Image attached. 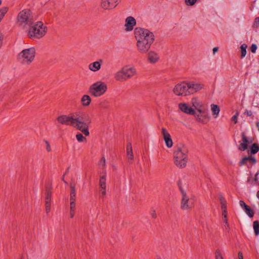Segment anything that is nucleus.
Instances as JSON below:
<instances>
[{"mask_svg":"<svg viewBox=\"0 0 259 259\" xmlns=\"http://www.w3.org/2000/svg\"><path fill=\"white\" fill-rule=\"evenodd\" d=\"M223 220L224 222V223H227V221H228L227 220V212H222V213Z\"/></svg>","mask_w":259,"mask_h":259,"instance_id":"ea45409f","label":"nucleus"},{"mask_svg":"<svg viewBox=\"0 0 259 259\" xmlns=\"http://www.w3.org/2000/svg\"><path fill=\"white\" fill-rule=\"evenodd\" d=\"M191 104L198 111L205 108L203 103L197 98H193L191 100Z\"/></svg>","mask_w":259,"mask_h":259,"instance_id":"f3484780","label":"nucleus"},{"mask_svg":"<svg viewBox=\"0 0 259 259\" xmlns=\"http://www.w3.org/2000/svg\"><path fill=\"white\" fill-rule=\"evenodd\" d=\"M203 88V84L194 81H184L177 84L173 89V93L178 96L186 97L193 95Z\"/></svg>","mask_w":259,"mask_h":259,"instance_id":"7ed1b4c3","label":"nucleus"},{"mask_svg":"<svg viewBox=\"0 0 259 259\" xmlns=\"http://www.w3.org/2000/svg\"><path fill=\"white\" fill-rule=\"evenodd\" d=\"M239 115V112H237L235 114V115H234L232 117V121H234L235 122V123H236L237 122V117Z\"/></svg>","mask_w":259,"mask_h":259,"instance_id":"a19ab883","label":"nucleus"},{"mask_svg":"<svg viewBox=\"0 0 259 259\" xmlns=\"http://www.w3.org/2000/svg\"><path fill=\"white\" fill-rule=\"evenodd\" d=\"M240 206L244 210L248 205L243 200L239 201Z\"/></svg>","mask_w":259,"mask_h":259,"instance_id":"58836bf2","label":"nucleus"},{"mask_svg":"<svg viewBox=\"0 0 259 259\" xmlns=\"http://www.w3.org/2000/svg\"><path fill=\"white\" fill-rule=\"evenodd\" d=\"M137 74V70L134 66L125 65L115 72L113 77L116 81L123 82L132 78Z\"/></svg>","mask_w":259,"mask_h":259,"instance_id":"20e7f679","label":"nucleus"},{"mask_svg":"<svg viewBox=\"0 0 259 259\" xmlns=\"http://www.w3.org/2000/svg\"><path fill=\"white\" fill-rule=\"evenodd\" d=\"M70 188L71 192L70 194V203H75L76 193L75 186L71 184Z\"/></svg>","mask_w":259,"mask_h":259,"instance_id":"b1692460","label":"nucleus"},{"mask_svg":"<svg viewBox=\"0 0 259 259\" xmlns=\"http://www.w3.org/2000/svg\"><path fill=\"white\" fill-rule=\"evenodd\" d=\"M58 122L63 125H70L81 131L85 136L90 135L89 125L91 119L88 114L80 116L78 114L62 115L58 117Z\"/></svg>","mask_w":259,"mask_h":259,"instance_id":"f257e3e1","label":"nucleus"},{"mask_svg":"<svg viewBox=\"0 0 259 259\" xmlns=\"http://www.w3.org/2000/svg\"><path fill=\"white\" fill-rule=\"evenodd\" d=\"M151 216L152 218H154L156 217V212L155 210H153L151 213Z\"/></svg>","mask_w":259,"mask_h":259,"instance_id":"de8ad7c7","label":"nucleus"},{"mask_svg":"<svg viewBox=\"0 0 259 259\" xmlns=\"http://www.w3.org/2000/svg\"><path fill=\"white\" fill-rule=\"evenodd\" d=\"M256 49H257L256 45L255 44H252L251 46V47H250L251 51L253 53H255Z\"/></svg>","mask_w":259,"mask_h":259,"instance_id":"79ce46f5","label":"nucleus"},{"mask_svg":"<svg viewBox=\"0 0 259 259\" xmlns=\"http://www.w3.org/2000/svg\"><path fill=\"white\" fill-rule=\"evenodd\" d=\"M45 142L46 145V150L48 152H50L51 151V146H50L49 142L47 141H45Z\"/></svg>","mask_w":259,"mask_h":259,"instance_id":"37998d69","label":"nucleus"},{"mask_svg":"<svg viewBox=\"0 0 259 259\" xmlns=\"http://www.w3.org/2000/svg\"><path fill=\"white\" fill-rule=\"evenodd\" d=\"M126 154L129 162H131V161L134 159V155L132 150V144L131 143H128L126 146Z\"/></svg>","mask_w":259,"mask_h":259,"instance_id":"4be33fe9","label":"nucleus"},{"mask_svg":"<svg viewBox=\"0 0 259 259\" xmlns=\"http://www.w3.org/2000/svg\"><path fill=\"white\" fill-rule=\"evenodd\" d=\"M215 259H224L223 255L219 249H217L215 253Z\"/></svg>","mask_w":259,"mask_h":259,"instance_id":"f704fd0d","label":"nucleus"},{"mask_svg":"<svg viewBox=\"0 0 259 259\" xmlns=\"http://www.w3.org/2000/svg\"><path fill=\"white\" fill-rule=\"evenodd\" d=\"M212 51H213V54H215L218 51V47L213 48Z\"/></svg>","mask_w":259,"mask_h":259,"instance_id":"8fccbe9b","label":"nucleus"},{"mask_svg":"<svg viewBox=\"0 0 259 259\" xmlns=\"http://www.w3.org/2000/svg\"><path fill=\"white\" fill-rule=\"evenodd\" d=\"M247 162H251L253 164H255L256 162V160L254 157L249 156L245 157L242 159L239 162V165L242 166L247 163Z\"/></svg>","mask_w":259,"mask_h":259,"instance_id":"412c9836","label":"nucleus"},{"mask_svg":"<svg viewBox=\"0 0 259 259\" xmlns=\"http://www.w3.org/2000/svg\"><path fill=\"white\" fill-rule=\"evenodd\" d=\"M103 60L100 59L97 61L90 63L88 66L89 69L92 72H97L101 68Z\"/></svg>","mask_w":259,"mask_h":259,"instance_id":"6ab92c4d","label":"nucleus"},{"mask_svg":"<svg viewBox=\"0 0 259 259\" xmlns=\"http://www.w3.org/2000/svg\"><path fill=\"white\" fill-rule=\"evenodd\" d=\"M52 196V192L49 189H47L46 194V202L49 201L51 202V198Z\"/></svg>","mask_w":259,"mask_h":259,"instance_id":"473e14b6","label":"nucleus"},{"mask_svg":"<svg viewBox=\"0 0 259 259\" xmlns=\"http://www.w3.org/2000/svg\"><path fill=\"white\" fill-rule=\"evenodd\" d=\"M8 11V8L7 7H3L0 9V22L3 20Z\"/></svg>","mask_w":259,"mask_h":259,"instance_id":"cd10ccee","label":"nucleus"},{"mask_svg":"<svg viewBox=\"0 0 259 259\" xmlns=\"http://www.w3.org/2000/svg\"><path fill=\"white\" fill-rule=\"evenodd\" d=\"M106 176H102L100 179L99 181V192L101 197H104L106 195Z\"/></svg>","mask_w":259,"mask_h":259,"instance_id":"2eb2a0df","label":"nucleus"},{"mask_svg":"<svg viewBox=\"0 0 259 259\" xmlns=\"http://www.w3.org/2000/svg\"><path fill=\"white\" fill-rule=\"evenodd\" d=\"M242 142L240 144V147L239 148V149L241 151H245L247 148V144L251 143L252 141H249L243 133H242Z\"/></svg>","mask_w":259,"mask_h":259,"instance_id":"aec40b11","label":"nucleus"},{"mask_svg":"<svg viewBox=\"0 0 259 259\" xmlns=\"http://www.w3.org/2000/svg\"><path fill=\"white\" fill-rule=\"evenodd\" d=\"M194 115L197 121L202 124L206 123L209 119L207 110L205 108L198 111H195Z\"/></svg>","mask_w":259,"mask_h":259,"instance_id":"9b49d317","label":"nucleus"},{"mask_svg":"<svg viewBox=\"0 0 259 259\" xmlns=\"http://www.w3.org/2000/svg\"><path fill=\"white\" fill-rule=\"evenodd\" d=\"M76 138L77 140L79 142H82L85 139V138L83 136L82 134L78 133L76 135Z\"/></svg>","mask_w":259,"mask_h":259,"instance_id":"c9c22d12","label":"nucleus"},{"mask_svg":"<svg viewBox=\"0 0 259 259\" xmlns=\"http://www.w3.org/2000/svg\"><path fill=\"white\" fill-rule=\"evenodd\" d=\"M245 213L250 218L253 217L254 215L253 211L248 206L244 210Z\"/></svg>","mask_w":259,"mask_h":259,"instance_id":"2f4dec72","label":"nucleus"},{"mask_svg":"<svg viewBox=\"0 0 259 259\" xmlns=\"http://www.w3.org/2000/svg\"><path fill=\"white\" fill-rule=\"evenodd\" d=\"M196 1L197 0H185V3L188 6H192L196 3Z\"/></svg>","mask_w":259,"mask_h":259,"instance_id":"e433bc0d","label":"nucleus"},{"mask_svg":"<svg viewBox=\"0 0 259 259\" xmlns=\"http://www.w3.org/2000/svg\"><path fill=\"white\" fill-rule=\"evenodd\" d=\"M136 19L132 16H128L125 19V30L126 31H131L136 25Z\"/></svg>","mask_w":259,"mask_h":259,"instance_id":"ddd939ff","label":"nucleus"},{"mask_svg":"<svg viewBox=\"0 0 259 259\" xmlns=\"http://www.w3.org/2000/svg\"><path fill=\"white\" fill-rule=\"evenodd\" d=\"M17 21L23 27L32 24L34 18L30 10L24 9L20 11L17 16Z\"/></svg>","mask_w":259,"mask_h":259,"instance_id":"6e6552de","label":"nucleus"},{"mask_svg":"<svg viewBox=\"0 0 259 259\" xmlns=\"http://www.w3.org/2000/svg\"><path fill=\"white\" fill-rule=\"evenodd\" d=\"M51 210V202L49 201L46 202V211L47 213H49Z\"/></svg>","mask_w":259,"mask_h":259,"instance_id":"4c0bfd02","label":"nucleus"},{"mask_svg":"<svg viewBox=\"0 0 259 259\" xmlns=\"http://www.w3.org/2000/svg\"><path fill=\"white\" fill-rule=\"evenodd\" d=\"M256 126L258 128V130L259 131V121L256 122Z\"/></svg>","mask_w":259,"mask_h":259,"instance_id":"3c124183","label":"nucleus"},{"mask_svg":"<svg viewBox=\"0 0 259 259\" xmlns=\"http://www.w3.org/2000/svg\"><path fill=\"white\" fill-rule=\"evenodd\" d=\"M238 259H243V254L241 252L238 253Z\"/></svg>","mask_w":259,"mask_h":259,"instance_id":"49530a36","label":"nucleus"},{"mask_svg":"<svg viewBox=\"0 0 259 259\" xmlns=\"http://www.w3.org/2000/svg\"><path fill=\"white\" fill-rule=\"evenodd\" d=\"M107 90V84L102 81H98L90 87L89 91L93 96L99 97L104 95Z\"/></svg>","mask_w":259,"mask_h":259,"instance_id":"1a4fd4ad","label":"nucleus"},{"mask_svg":"<svg viewBox=\"0 0 259 259\" xmlns=\"http://www.w3.org/2000/svg\"><path fill=\"white\" fill-rule=\"evenodd\" d=\"M159 55L157 52L154 51L149 52L148 54V60L149 63L155 64L159 61Z\"/></svg>","mask_w":259,"mask_h":259,"instance_id":"a211bd4d","label":"nucleus"},{"mask_svg":"<svg viewBox=\"0 0 259 259\" xmlns=\"http://www.w3.org/2000/svg\"><path fill=\"white\" fill-rule=\"evenodd\" d=\"M2 0H0V6L2 5Z\"/></svg>","mask_w":259,"mask_h":259,"instance_id":"603ef678","label":"nucleus"},{"mask_svg":"<svg viewBox=\"0 0 259 259\" xmlns=\"http://www.w3.org/2000/svg\"><path fill=\"white\" fill-rule=\"evenodd\" d=\"M180 191L182 194V199L181 202V207L183 210H188L193 207V200L190 198V196L188 194L187 190L181 186H179Z\"/></svg>","mask_w":259,"mask_h":259,"instance_id":"9d476101","label":"nucleus"},{"mask_svg":"<svg viewBox=\"0 0 259 259\" xmlns=\"http://www.w3.org/2000/svg\"><path fill=\"white\" fill-rule=\"evenodd\" d=\"M76 209V203H70V217L73 218Z\"/></svg>","mask_w":259,"mask_h":259,"instance_id":"bb28decb","label":"nucleus"},{"mask_svg":"<svg viewBox=\"0 0 259 259\" xmlns=\"http://www.w3.org/2000/svg\"><path fill=\"white\" fill-rule=\"evenodd\" d=\"M179 109L183 112L192 115L195 114V110L192 107H189L185 103H181L179 104Z\"/></svg>","mask_w":259,"mask_h":259,"instance_id":"dca6fc26","label":"nucleus"},{"mask_svg":"<svg viewBox=\"0 0 259 259\" xmlns=\"http://www.w3.org/2000/svg\"><path fill=\"white\" fill-rule=\"evenodd\" d=\"M245 113L246 114V115L248 116H251L252 115V112L250 110H246L245 111Z\"/></svg>","mask_w":259,"mask_h":259,"instance_id":"c03bdc74","label":"nucleus"},{"mask_svg":"<svg viewBox=\"0 0 259 259\" xmlns=\"http://www.w3.org/2000/svg\"><path fill=\"white\" fill-rule=\"evenodd\" d=\"M219 200L221 205L222 212H227L226 200L222 195L219 196Z\"/></svg>","mask_w":259,"mask_h":259,"instance_id":"393cba45","label":"nucleus"},{"mask_svg":"<svg viewBox=\"0 0 259 259\" xmlns=\"http://www.w3.org/2000/svg\"><path fill=\"white\" fill-rule=\"evenodd\" d=\"M35 55L34 48L23 50L18 55L19 61L23 65H29L33 61Z\"/></svg>","mask_w":259,"mask_h":259,"instance_id":"0eeeda50","label":"nucleus"},{"mask_svg":"<svg viewBox=\"0 0 259 259\" xmlns=\"http://www.w3.org/2000/svg\"><path fill=\"white\" fill-rule=\"evenodd\" d=\"M188 149L183 145L180 144L176 148L174 152L175 164L180 168L186 166L188 161Z\"/></svg>","mask_w":259,"mask_h":259,"instance_id":"39448f33","label":"nucleus"},{"mask_svg":"<svg viewBox=\"0 0 259 259\" xmlns=\"http://www.w3.org/2000/svg\"><path fill=\"white\" fill-rule=\"evenodd\" d=\"M247 46L246 44H243L241 46L240 49L241 52V58L244 57L246 55V48Z\"/></svg>","mask_w":259,"mask_h":259,"instance_id":"c756f323","label":"nucleus"},{"mask_svg":"<svg viewBox=\"0 0 259 259\" xmlns=\"http://www.w3.org/2000/svg\"><path fill=\"white\" fill-rule=\"evenodd\" d=\"M134 34L138 52L142 54L147 53L154 41L153 33L148 29L137 27L135 29Z\"/></svg>","mask_w":259,"mask_h":259,"instance_id":"f03ea898","label":"nucleus"},{"mask_svg":"<svg viewBox=\"0 0 259 259\" xmlns=\"http://www.w3.org/2000/svg\"><path fill=\"white\" fill-rule=\"evenodd\" d=\"M121 0H101V7L105 10L114 9Z\"/></svg>","mask_w":259,"mask_h":259,"instance_id":"f8f14e48","label":"nucleus"},{"mask_svg":"<svg viewBox=\"0 0 259 259\" xmlns=\"http://www.w3.org/2000/svg\"><path fill=\"white\" fill-rule=\"evenodd\" d=\"M224 227L226 228V229H229V225L228 223V221H227V223H225Z\"/></svg>","mask_w":259,"mask_h":259,"instance_id":"09e8293b","label":"nucleus"},{"mask_svg":"<svg viewBox=\"0 0 259 259\" xmlns=\"http://www.w3.org/2000/svg\"><path fill=\"white\" fill-rule=\"evenodd\" d=\"M254 22L257 26H259V17L255 18Z\"/></svg>","mask_w":259,"mask_h":259,"instance_id":"a18cd8bd","label":"nucleus"},{"mask_svg":"<svg viewBox=\"0 0 259 259\" xmlns=\"http://www.w3.org/2000/svg\"><path fill=\"white\" fill-rule=\"evenodd\" d=\"M253 227L255 235L257 236L259 234V222L255 221L253 223Z\"/></svg>","mask_w":259,"mask_h":259,"instance_id":"c85d7f7f","label":"nucleus"},{"mask_svg":"<svg viewBox=\"0 0 259 259\" xmlns=\"http://www.w3.org/2000/svg\"><path fill=\"white\" fill-rule=\"evenodd\" d=\"M99 166L102 168H104L106 165V159L104 157H103L101 159L99 162Z\"/></svg>","mask_w":259,"mask_h":259,"instance_id":"72a5a7b5","label":"nucleus"},{"mask_svg":"<svg viewBox=\"0 0 259 259\" xmlns=\"http://www.w3.org/2000/svg\"><path fill=\"white\" fill-rule=\"evenodd\" d=\"M161 134L166 147L167 148H171L173 145V142L170 134L165 128L162 127L161 128Z\"/></svg>","mask_w":259,"mask_h":259,"instance_id":"4468645a","label":"nucleus"},{"mask_svg":"<svg viewBox=\"0 0 259 259\" xmlns=\"http://www.w3.org/2000/svg\"><path fill=\"white\" fill-rule=\"evenodd\" d=\"M210 108L213 117L214 118L218 117L220 112V108L219 106L217 105L212 104L210 105Z\"/></svg>","mask_w":259,"mask_h":259,"instance_id":"5701e85b","label":"nucleus"},{"mask_svg":"<svg viewBox=\"0 0 259 259\" xmlns=\"http://www.w3.org/2000/svg\"><path fill=\"white\" fill-rule=\"evenodd\" d=\"M81 102L83 106H88L91 102V98L89 95H84L81 99Z\"/></svg>","mask_w":259,"mask_h":259,"instance_id":"a878e982","label":"nucleus"},{"mask_svg":"<svg viewBox=\"0 0 259 259\" xmlns=\"http://www.w3.org/2000/svg\"><path fill=\"white\" fill-rule=\"evenodd\" d=\"M259 151V147L256 144H253L251 148L250 153L251 154H254Z\"/></svg>","mask_w":259,"mask_h":259,"instance_id":"7c9ffc66","label":"nucleus"},{"mask_svg":"<svg viewBox=\"0 0 259 259\" xmlns=\"http://www.w3.org/2000/svg\"><path fill=\"white\" fill-rule=\"evenodd\" d=\"M28 30V35L31 38H40L47 32V27L41 21L30 25Z\"/></svg>","mask_w":259,"mask_h":259,"instance_id":"423d86ee","label":"nucleus"}]
</instances>
